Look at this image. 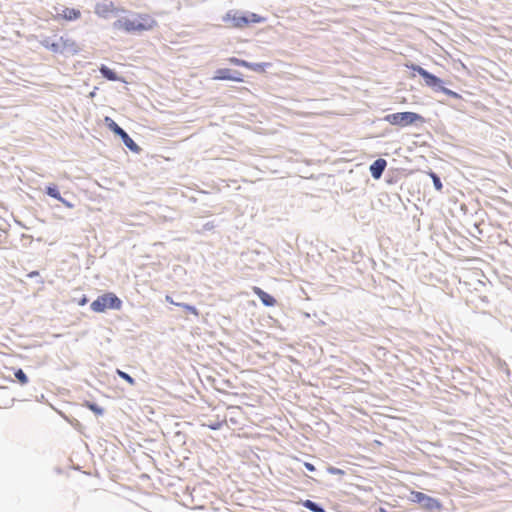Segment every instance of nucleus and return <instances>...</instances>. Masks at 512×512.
Listing matches in <instances>:
<instances>
[{
    "mask_svg": "<svg viewBox=\"0 0 512 512\" xmlns=\"http://www.w3.org/2000/svg\"><path fill=\"white\" fill-rule=\"evenodd\" d=\"M105 123L107 127L118 135L123 129L110 117H105Z\"/></svg>",
    "mask_w": 512,
    "mask_h": 512,
    "instance_id": "dca6fc26",
    "label": "nucleus"
},
{
    "mask_svg": "<svg viewBox=\"0 0 512 512\" xmlns=\"http://www.w3.org/2000/svg\"><path fill=\"white\" fill-rule=\"evenodd\" d=\"M213 79L214 80H231V81H236V82L243 81V78H233L231 70L227 69V68H222V69L216 70Z\"/></svg>",
    "mask_w": 512,
    "mask_h": 512,
    "instance_id": "9b49d317",
    "label": "nucleus"
},
{
    "mask_svg": "<svg viewBox=\"0 0 512 512\" xmlns=\"http://www.w3.org/2000/svg\"><path fill=\"white\" fill-rule=\"evenodd\" d=\"M233 78H243L241 73H237V75H233Z\"/></svg>",
    "mask_w": 512,
    "mask_h": 512,
    "instance_id": "7c9ffc66",
    "label": "nucleus"
},
{
    "mask_svg": "<svg viewBox=\"0 0 512 512\" xmlns=\"http://www.w3.org/2000/svg\"><path fill=\"white\" fill-rule=\"evenodd\" d=\"M100 72L101 74L108 80H111V81H116L118 80V76L117 74L111 70L110 68H108L107 66H101L100 68Z\"/></svg>",
    "mask_w": 512,
    "mask_h": 512,
    "instance_id": "2eb2a0df",
    "label": "nucleus"
},
{
    "mask_svg": "<svg viewBox=\"0 0 512 512\" xmlns=\"http://www.w3.org/2000/svg\"><path fill=\"white\" fill-rule=\"evenodd\" d=\"M121 307V299L112 292L102 294L91 303V309L97 313L105 312L107 309L120 310Z\"/></svg>",
    "mask_w": 512,
    "mask_h": 512,
    "instance_id": "20e7f679",
    "label": "nucleus"
},
{
    "mask_svg": "<svg viewBox=\"0 0 512 512\" xmlns=\"http://www.w3.org/2000/svg\"><path fill=\"white\" fill-rule=\"evenodd\" d=\"M384 120L391 125L406 127L417 122H424V118L415 112H397L388 114Z\"/></svg>",
    "mask_w": 512,
    "mask_h": 512,
    "instance_id": "39448f33",
    "label": "nucleus"
},
{
    "mask_svg": "<svg viewBox=\"0 0 512 512\" xmlns=\"http://www.w3.org/2000/svg\"><path fill=\"white\" fill-rule=\"evenodd\" d=\"M410 495H411V500L413 502H417V503L421 504L422 507L425 509L433 510V509L441 508V504L437 499L432 498L422 492L411 491Z\"/></svg>",
    "mask_w": 512,
    "mask_h": 512,
    "instance_id": "423d86ee",
    "label": "nucleus"
},
{
    "mask_svg": "<svg viewBox=\"0 0 512 512\" xmlns=\"http://www.w3.org/2000/svg\"><path fill=\"white\" fill-rule=\"evenodd\" d=\"M114 12H115V7L112 2L98 4L95 8V13L102 18H107V17H109L110 14H112Z\"/></svg>",
    "mask_w": 512,
    "mask_h": 512,
    "instance_id": "9d476101",
    "label": "nucleus"
},
{
    "mask_svg": "<svg viewBox=\"0 0 512 512\" xmlns=\"http://www.w3.org/2000/svg\"><path fill=\"white\" fill-rule=\"evenodd\" d=\"M87 302V299L84 297L81 301H80V305H85Z\"/></svg>",
    "mask_w": 512,
    "mask_h": 512,
    "instance_id": "c756f323",
    "label": "nucleus"
},
{
    "mask_svg": "<svg viewBox=\"0 0 512 512\" xmlns=\"http://www.w3.org/2000/svg\"><path fill=\"white\" fill-rule=\"evenodd\" d=\"M328 472L333 475H344L345 473L343 470L336 467H329Z\"/></svg>",
    "mask_w": 512,
    "mask_h": 512,
    "instance_id": "a878e982",
    "label": "nucleus"
},
{
    "mask_svg": "<svg viewBox=\"0 0 512 512\" xmlns=\"http://www.w3.org/2000/svg\"><path fill=\"white\" fill-rule=\"evenodd\" d=\"M42 45L54 53L75 55L79 52L80 48L76 41L71 38L60 37L55 42L49 40L42 41Z\"/></svg>",
    "mask_w": 512,
    "mask_h": 512,
    "instance_id": "7ed1b4c3",
    "label": "nucleus"
},
{
    "mask_svg": "<svg viewBox=\"0 0 512 512\" xmlns=\"http://www.w3.org/2000/svg\"><path fill=\"white\" fill-rule=\"evenodd\" d=\"M15 377L21 385H26L28 383V377L22 369H17L15 371Z\"/></svg>",
    "mask_w": 512,
    "mask_h": 512,
    "instance_id": "6ab92c4d",
    "label": "nucleus"
},
{
    "mask_svg": "<svg viewBox=\"0 0 512 512\" xmlns=\"http://www.w3.org/2000/svg\"><path fill=\"white\" fill-rule=\"evenodd\" d=\"M229 62L231 64H234V65H237V66H241V67H245L246 68V65H247V62L248 61H245V60H242V59H239V58H236V57H231L229 59Z\"/></svg>",
    "mask_w": 512,
    "mask_h": 512,
    "instance_id": "b1692460",
    "label": "nucleus"
},
{
    "mask_svg": "<svg viewBox=\"0 0 512 512\" xmlns=\"http://www.w3.org/2000/svg\"><path fill=\"white\" fill-rule=\"evenodd\" d=\"M386 166L387 162L385 159L380 158L374 161L370 166V172L372 177L374 179H379L382 176Z\"/></svg>",
    "mask_w": 512,
    "mask_h": 512,
    "instance_id": "1a4fd4ad",
    "label": "nucleus"
},
{
    "mask_svg": "<svg viewBox=\"0 0 512 512\" xmlns=\"http://www.w3.org/2000/svg\"><path fill=\"white\" fill-rule=\"evenodd\" d=\"M252 291L259 297L263 305L267 307H272L276 305V299L267 292H265L264 290H262L261 288L254 286L252 287Z\"/></svg>",
    "mask_w": 512,
    "mask_h": 512,
    "instance_id": "6e6552de",
    "label": "nucleus"
},
{
    "mask_svg": "<svg viewBox=\"0 0 512 512\" xmlns=\"http://www.w3.org/2000/svg\"><path fill=\"white\" fill-rule=\"evenodd\" d=\"M440 89H441V91H442L444 94H446V95H448V96H450V97H452V98H459V97H460V95H459L458 93H456V92H454V91H452V90H450V89H448V88L440 87Z\"/></svg>",
    "mask_w": 512,
    "mask_h": 512,
    "instance_id": "393cba45",
    "label": "nucleus"
},
{
    "mask_svg": "<svg viewBox=\"0 0 512 512\" xmlns=\"http://www.w3.org/2000/svg\"><path fill=\"white\" fill-rule=\"evenodd\" d=\"M85 406L88 409H90L93 413H95L96 415H102L104 412V410L101 407H99L98 405L91 403V402H86Z\"/></svg>",
    "mask_w": 512,
    "mask_h": 512,
    "instance_id": "aec40b11",
    "label": "nucleus"
},
{
    "mask_svg": "<svg viewBox=\"0 0 512 512\" xmlns=\"http://www.w3.org/2000/svg\"><path fill=\"white\" fill-rule=\"evenodd\" d=\"M408 68L412 69L413 71L417 72L425 81V84L429 87H435L440 86L442 81L435 75L429 73L424 68L418 66V65H406Z\"/></svg>",
    "mask_w": 512,
    "mask_h": 512,
    "instance_id": "0eeeda50",
    "label": "nucleus"
},
{
    "mask_svg": "<svg viewBox=\"0 0 512 512\" xmlns=\"http://www.w3.org/2000/svg\"><path fill=\"white\" fill-rule=\"evenodd\" d=\"M114 28L127 33L143 32L152 30L156 21L148 14H136L133 18H121L113 23Z\"/></svg>",
    "mask_w": 512,
    "mask_h": 512,
    "instance_id": "f03ea898",
    "label": "nucleus"
},
{
    "mask_svg": "<svg viewBox=\"0 0 512 512\" xmlns=\"http://www.w3.org/2000/svg\"><path fill=\"white\" fill-rule=\"evenodd\" d=\"M165 299H166V301H167V302H169V303H171V304H173V305H176V306H177V304H178V303L174 302V301H173V299H172L170 296H166V298H165Z\"/></svg>",
    "mask_w": 512,
    "mask_h": 512,
    "instance_id": "c85d7f7f",
    "label": "nucleus"
},
{
    "mask_svg": "<svg viewBox=\"0 0 512 512\" xmlns=\"http://www.w3.org/2000/svg\"><path fill=\"white\" fill-rule=\"evenodd\" d=\"M117 374L122 378L124 379L126 382H128L130 385H134L135 384V380L127 373L121 371V370H117Z\"/></svg>",
    "mask_w": 512,
    "mask_h": 512,
    "instance_id": "5701e85b",
    "label": "nucleus"
},
{
    "mask_svg": "<svg viewBox=\"0 0 512 512\" xmlns=\"http://www.w3.org/2000/svg\"><path fill=\"white\" fill-rule=\"evenodd\" d=\"M35 275H38V272H32L29 274L30 277L35 276Z\"/></svg>",
    "mask_w": 512,
    "mask_h": 512,
    "instance_id": "2f4dec72",
    "label": "nucleus"
},
{
    "mask_svg": "<svg viewBox=\"0 0 512 512\" xmlns=\"http://www.w3.org/2000/svg\"><path fill=\"white\" fill-rule=\"evenodd\" d=\"M59 16L65 20L72 21L80 18L81 12L75 8H65Z\"/></svg>",
    "mask_w": 512,
    "mask_h": 512,
    "instance_id": "ddd939ff",
    "label": "nucleus"
},
{
    "mask_svg": "<svg viewBox=\"0 0 512 512\" xmlns=\"http://www.w3.org/2000/svg\"><path fill=\"white\" fill-rule=\"evenodd\" d=\"M206 426L209 427L212 430H218V429H220L222 427V422L216 421V422L210 423V424H208Z\"/></svg>",
    "mask_w": 512,
    "mask_h": 512,
    "instance_id": "bb28decb",
    "label": "nucleus"
},
{
    "mask_svg": "<svg viewBox=\"0 0 512 512\" xmlns=\"http://www.w3.org/2000/svg\"><path fill=\"white\" fill-rule=\"evenodd\" d=\"M118 136L122 139L124 144L127 148H129L131 151L138 153L141 149L140 147L134 142V140L124 131L122 130Z\"/></svg>",
    "mask_w": 512,
    "mask_h": 512,
    "instance_id": "f8f14e48",
    "label": "nucleus"
},
{
    "mask_svg": "<svg viewBox=\"0 0 512 512\" xmlns=\"http://www.w3.org/2000/svg\"><path fill=\"white\" fill-rule=\"evenodd\" d=\"M271 66V63L263 62V63H251L247 62L246 68L258 73H264L267 68Z\"/></svg>",
    "mask_w": 512,
    "mask_h": 512,
    "instance_id": "4468645a",
    "label": "nucleus"
},
{
    "mask_svg": "<svg viewBox=\"0 0 512 512\" xmlns=\"http://www.w3.org/2000/svg\"><path fill=\"white\" fill-rule=\"evenodd\" d=\"M46 192L49 196H51L59 201L64 202L63 198L60 195L59 190L56 187L49 186V187H47Z\"/></svg>",
    "mask_w": 512,
    "mask_h": 512,
    "instance_id": "a211bd4d",
    "label": "nucleus"
},
{
    "mask_svg": "<svg viewBox=\"0 0 512 512\" xmlns=\"http://www.w3.org/2000/svg\"><path fill=\"white\" fill-rule=\"evenodd\" d=\"M304 466L306 467V469H308L311 472L315 471V466L309 462H305Z\"/></svg>",
    "mask_w": 512,
    "mask_h": 512,
    "instance_id": "cd10ccee",
    "label": "nucleus"
},
{
    "mask_svg": "<svg viewBox=\"0 0 512 512\" xmlns=\"http://www.w3.org/2000/svg\"><path fill=\"white\" fill-rule=\"evenodd\" d=\"M430 177L433 180L435 189L438 191H441L443 188V185H442L440 178L434 172H430Z\"/></svg>",
    "mask_w": 512,
    "mask_h": 512,
    "instance_id": "412c9836",
    "label": "nucleus"
},
{
    "mask_svg": "<svg viewBox=\"0 0 512 512\" xmlns=\"http://www.w3.org/2000/svg\"><path fill=\"white\" fill-rule=\"evenodd\" d=\"M222 21L226 28L244 29L253 24L263 23L266 21V18L257 13L232 9L222 16Z\"/></svg>",
    "mask_w": 512,
    "mask_h": 512,
    "instance_id": "f257e3e1",
    "label": "nucleus"
},
{
    "mask_svg": "<svg viewBox=\"0 0 512 512\" xmlns=\"http://www.w3.org/2000/svg\"><path fill=\"white\" fill-rule=\"evenodd\" d=\"M177 306L182 307L183 309H185L186 311L195 316H199V312L194 306L185 303L177 304Z\"/></svg>",
    "mask_w": 512,
    "mask_h": 512,
    "instance_id": "4be33fe9",
    "label": "nucleus"
},
{
    "mask_svg": "<svg viewBox=\"0 0 512 512\" xmlns=\"http://www.w3.org/2000/svg\"><path fill=\"white\" fill-rule=\"evenodd\" d=\"M302 505L313 512H325V510L322 507H320L318 504L311 500L303 501Z\"/></svg>",
    "mask_w": 512,
    "mask_h": 512,
    "instance_id": "f3484780",
    "label": "nucleus"
}]
</instances>
